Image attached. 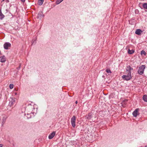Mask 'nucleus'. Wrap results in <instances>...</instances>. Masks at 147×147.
<instances>
[{"label": "nucleus", "mask_w": 147, "mask_h": 147, "mask_svg": "<svg viewBox=\"0 0 147 147\" xmlns=\"http://www.w3.org/2000/svg\"><path fill=\"white\" fill-rule=\"evenodd\" d=\"M5 0H2V1H1V2H3Z\"/></svg>", "instance_id": "27"}, {"label": "nucleus", "mask_w": 147, "mask_h": 147, "mask_svg": "<svg viewBox=\"0 0 147 147\" xmlns=\"http://www.w3.org/2000/svg\"><path fill=\"white\" fill-rule=\"evenodd\" d=\"M141 55H144L145 56L146 55V53L144 51L142 50L141 52Z\"/></svg>", "instance_id": "19"}, {"label": "nucleus", "mask_w": 147, "mask_h": 147, "mask_svg": "<svg viewBox=\"0 0 147 147\" xmlns=\"http://www.w3.org/2000/svg\"><path fill=\"white\" fill-rule=\"evenodd\" d=\"M142 7L144 9H147V3H143L142 5Z\"/></svg>", "instance_id": "18"}, {"label": "nucleus", "mask_w": 147, "mask_h": 147, "mask_svg": "<svg viewBox=\"0 0 147 147\" xmlns=\"http://www.w3.org/2000/svg\"><path fill=\"white\" fill-rule=\"evenodd\" d=\"M44 16V15L43 14L42 12H41L38 14L37 17L38 18H43Z\"/></svg>", "instance_id": "13"}, {"label": "nucleus", "mask_w": 147, "mask_h": 147, "mask_svg": "<svg viewBox=\"0 0 147 147\" xmlns=\"http://www.w3.org/2000/svg\"><path fill=\"white\" fill-rule=\"evenodd\" d=\"M5 17V16L1 12V9L0 10V20H2Z\"/></svg>", "instance_id": "12"}, {"label": "nucleus", "mask_w": 147, "mask_h": 147, "mask_svg": "<svg viewBox=\"0 0 147 147\" xmlns=\"http://www.w3.org/2000/svg\"><path fill=\"white\" fill-rule=\"evenodd\" d=\"M36 106V105H28L25 110V115H26L27 114L28 115L30 114H33L34 115L37 112V108H35Z\"/></svg>", "instance_id": "1"}, {"label": "nucleus", "mask_w": 147, "mask_h": 147, "mask_svg": "<svg viewBox=\"0 0 147 147\" xmlns=\"http://www.w3.org/2000/svg\"><path fill=\"white\" fill-rule=\"evenodd\" d=\"M55 134V131L53 132L49 136V139H51L53 138Z\"/></svg>", "instance_id": "9"}, {"label": "nucleus", "mask_w": 147, "mask_h": 147, "mask_svg": "<svg viewBox=\"0 0 147 147\" xmlns=\"http://www.w3.org/2000/svg\"><path fill=\"white\" fill-rule=\"evenodd\" d=\"M92 115L91 113H89L88 115L86 116V117L88 119H90L92 117Z\"/></svg>", "instance_id": "14"}, {"label": "nucleus", "mask_w": 147, "mask_h": 147, "mask_svg": "<svg viewBox=\"0 0 147 147\" xmlns=\"http://www.w3.org/2000/svg\"><path fill=\"white\" fill-rule=\"evenodd\" d=\"M9 105L11 106H12L15 102V98H11L9 100Z\"/></svg>", "instance_id": "7"}, {"label": "nucleus", "mask_w": 147, "mask_h": 147, "mask_svg": "<svg viewBox=\"0 0 147 147\" xmlns=\"http://www.w3.org/2000/svg\"><path fill=\"white\" fill-rule=\"evenodd\" d=\"M31 114L29 115H28L27 114L25 115L27 117L28 119L30 118L32 116L31 115Z\"/></svg>", "instance_id": "23"}, {"label": "nucleus", "mask_w": 147, "mask_h": 147, "mask_svg": "<svg viewBox=\"0 0 147 147\" xmlns=\"http://www.w3.org/2000/svg\"><path fill=\"white\" fill-rule=\"evenodd\" d=\"M63 0H57L56 1V3L57 4H59L61 2H62Z\"/></svg>", "instance_id": "20"}, {"label": "nucleus", "mask_w": 147, "mask_h": 147, "mask_svg": "<svg viewBox=\"0 0 147 147\" xmlns=\"http://www.w3.org/2000/svg\"><path fill=\"white\" fill-rule=\"evenodd\" d=\"M3 146V144H0V147H2Z\"/></svg>", "instance_id": "24"}, {"label": "nucleus", "mask_w": 147, "mask_h": 147, "mask_svg": "<svg viewBox=\"0 0 147 147\" xmlns=\"http://www.w3.org/2000/svg\"><path fill=\"white\" fill-rule=\"evenodd\" d=\"M75 103H76V104H77V103H78V101H76Z\"/></svg>", "instance_id": "26"}, {"label": "nucleus", "mask_w": 147, "mask_h": 147, "mask_svg": "<svg viewBox=\"0 0 147 147\" xmlns=\"http://www.w3.org/2000/svg\"><path fill=\"white\" fill-rule=\"evenodd\" d=\"M126 75H123L122 78L124 80L128 81L130 80L132 78L131 74L125 73Z\"/></svg>", "instance_id": "3"}, {"label": "nucleus", "mask_w": 147, "mask_h": 147, "mask_svg": "<svg viewBox=\"0 0 147 147\" xmlns=\"http://www.w3.org/2000/svg\"><path fill=\"white\" fill-rule=\"evenodd\" d=\"M76 117L75 116H73L71 119V125L73 127L76 126Z\"/></svg>", "instance_id": "4"}, {"label": "nucleus", "mask_w": 147, "mask_h": 147, "mask_svg": "<svg viewBox=\"0 0 147 147\" xmlns=\"http://www.w3.org/2000/svg\"><path fill=\"white\" fill-rule=\"evenodd\" d=\"M143 99L144 101L147 102V95H144L143 97Z\"/></svg>", "instance_id": "15"}, {"label": "nucleus", "mask_w": 147, "mask_h": 147, "mask_svg": "<svg viewBox=\"0 0 147 147\" xmlns=\"http://www.w3.org/2000/svg\"><path fill=\"white\" fill-rule=\"evenodd\" d=\"M142 32V31L140 29H137L135 31V34L138 35H140Z\"/></svg>", "instance_id": "10"}, {"label": "nucleus", "mask_w": 147, "mask_h": 147, "mask_svg": "<svg viewBox=\"0 0 147 147\" xmlns=\"http://www.w3.org/2000/svg\"><path fill=\"white\" fill-rule=\"evenodd\" d=\"M106 71L108 73H111L110 69H108L106 70Z\"/></svg>", "instance_id": "21"}, {"label": "nucleus", "mask_w": 147, "mask_h": 147, "mask_svg": "<svg viewBox=\"0 0 147 147\" xmlns=\"http://www.w3.org/2000/svg\"><path fill=\"white\" fill-rule=\"evenodd\" d=\"M139 109H136L133 113V115L134 117H136L138 115V112Z\"/></svg>", "instance_id": "8"}, {"label": "nucleus", "mask_w": 147, "mask_h": 147, "mask_svg": "<svg viewBox=\"0 0 147 147\" xmlns=\"http://www.w3.org/2000/svg\"><path fill=\"white\" fill-rule=\"evenodd\" d=\"M134 52V50H130L129 49L128 51V53L129 54H131L133 53Z\"/></svg>", "instance_id": "16"}, {"label": "nucleus", "mask_w": 147, "mask_h": 147, "mask_svg": "<svg viewBox=\"0 0 147 147\" xmlns=\"http://www.w3.org/2000/svg\"><path fill=\"white\" fill-rule=\"evenodd\" d=\"M9 86L10 89H12L13 87V85L12 84H11L9 85Z\"/></svg>", "instance_id": "22"}, {"label": "nucleus", "mask_w": 147, "mask_h": 147, "mask_svg": "<svg viewBox=\"0 0 147 147\" xmlns=\"http://www.w3.org/2000/svg\"><path fill=\"white\" fill-rule=\"evenodd\" d=\"M146 68V66L144 65H142L139 67L138 72L140 75H142L144 71V70Z\"/></svg>", "instance_id": "2"}, {"label": "nucleus", "mask_w": 147, "mask_h": 147, "mask_svg": "<svg viewBox=\"0 0 147 147\" xmlns=\"http://www.w3.org/2000/svg\"><path fill=\"white\" fill-rule=\"evenodd\" d=\"M133 68L130 66L128 65L127 66L126 68L125 73H129L131 74V71L133 70Z\"/></svg>", "instance_id": "5"}, {"label": "nucleus", "mask_w": 147, "mask_h": 147, "mask_svg": "<svg viewBox=\"0 0 147 147\" xmlns=\"http://www.w3.org/2000/svg\"><path fill=\"white\" fill-rule=\"evenodd\" d=\"M144 147H147L146 146H145Z\"/></svg>", "instance_id": "28"}, {"label": "nucleus", "mask_w": 147, "mask_h": 147, "mask_svg": "<svg viewBox=\"0 0 147 147\" xmlns=\"http://www.w3.org/2000/svg\"><path fill=\"white\" fill-rule=\"evenodd\" d=\"M11 46V44L9 42H6L4 44V47L5 49H8L9 47Z\"/></svg>", "instance_id": "6"}, {"label": "nucleus", "mask_w": 147, "mask_h": 147, "mask_svg": "<svg viewBox=\"0 0 147 147\" xmlns=\"http://www.w3.org/2000/svg\"><path fill=\"white\" fill-rule=\"evenodd\" d=\"M44 0H38V4L40 5H41L43 4Z\"/></svg>", "instance_id": "17"}, {"label": "nucleus", "mask_w": 147, "mask_h": 147, "mask_svg": "<svg viewBox=\"0 0 147 147\" xmlns=\"http://www.w3.org/2000/svg\"><path fill=\"white\" fill-rule=\"evenodd\" d=\"M21 1L23 2H25V0H21Z\"/></svg>", "instance_id": "25"}, {"label": "nucleus", "mask_w": 147, "mask_h": 147, "mask_svg": "<svg viewBox=\"0 0 147 147\" xmlns=\"http://www.w3.org/2000/svg\"><path fill=\"white\" fill-rule=\"evenodd\" d=\"M0 60L1 62H4L6 61V58L4 56L0 57Z\"/></svg>", "instance_id": "11"}]
</instances>
